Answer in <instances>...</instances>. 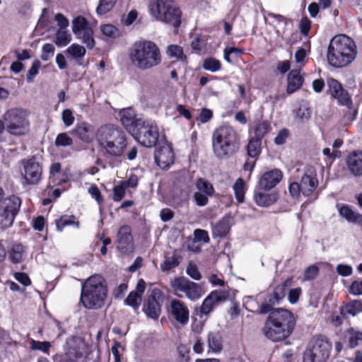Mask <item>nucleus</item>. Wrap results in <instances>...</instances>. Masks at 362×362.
Listing matches in <instances>:
<instances>
[{
	"mask_svg": "<svg viewBox=\"0 0 362 362\" xmlns=\"http://www.w3.org/2000/svg\"><path fill=\"white\" fill-rule=\"evenodd\" d=\"M65 358H73L76 361L86 356L87 344L85 340L80 337L69 338L64 346Z\"/></svg>",
	"mask_w": 362,
	"mask_h": 362,
	"instance_id": "14",
	"label": "nucleus"
},
{
	"mask_svg": "<svg viewBox=\"0 0 362 362\" xmlns=\"http://www.w3.org/2000/svg\"><path fill=\"white\" fill-rule=\"evenodd\" d=\"M337 208L339 215L349 222L362 223V216L353 211L348 205L337 204Z\"/></svg>",
	"mask_w": 362,
	"mask_h": 362,
	"instance_id": "28",
	"label": "nucleus"
},
{
	"mask_svg": "<svg viewBox=\"0 0 362 362\" xmlns=\"http://www.w3.org/2000/svg\"><path fill=\"white\" fill-rule=\"evenodd\" d=\"M283 177L282 172L277 168L264 173L259 177L258 184L260 189L269 190L274 187Z\"/></svg>",
	"mask_w": 362,
	"mask_h": 362,
	"instance_id": "22",
	"label": "nucleus"
},
{
	"mask_svg": "<svg viewBox=\"0 0 362 362\" xmlns=\"http://www.w3.org/2000/svg\"><path fill=\"white\" fill-rule=\"evenodd\" d=\"M286 296V285L280 284L277 286L273 292L272 296H269V306L277 303L281 299Z\"/></svg>",
	"mask_w": 362,
	"mask_h": 362,
	"instance_id": "39",
	"label": "nucleus"
},
{
	"mask_svg": "<svg viewBox=\"0 0 362 362\" xmlns=\"http://www.w3.org/2000/svg\"><path fill=\"white\" fill-rule=\"evenodd\" d=\"M25 257L24 247L21 244H15L9 252V257L14 264L20 263Z\"/></svg>",
	"mask_w": 362,
	"mask_h": 362,
	"instance_id": "31",
	"label": "nucleus"
},
{
	"mask_svg": "<svg viewBox=\"0 0 362 362\" xmlns=\"http://www.w3.org/2000/svg\"><path fill=\"white\" fill-rule=\"evenodd\" d=\"M230 289L222 288L211 291L203 300L200 308L202 314L210 313L218 303L227 300L230 296Z\"/></svg>",
	"mask_w": 362,
	"mask_h": 362,
	"instance_id": "15",
	"label": "nucleus"
},
{
	"mask_svg": "<svg viewBox=\"0 0 362 362\" xmlns=\"http://www.w3.org/2000/svg\"><path fill=\"white\" fill-rule=\"evenodd\" d=\"M296 117L298 119L301 121L307 120L310 117V111L309 109L307 108L305 106H300L296 110Z\"/></svg>",
	"mask_w": 362,
	"mask_h": 362,
	"instance_id": "57",
	"label": "nucleus"
},
{
	"mask_svg": "<svg viewBox=\"0 0 362 362\" xmlns=\"http://www.w3.org/2000/svg\"><path fill=\"white\" fill-rule=\"evenodd\" d=\"M117 248L121 255H128L134 250L131 230L127 226H122L118 231Z\"/></svg>",
	"mask_w": 362,
	"mask_h": 362,
	"instance_id": "18",
	"label": "nucleus"
},
{
	"mask_svg": "<svg viewBox=\"0 0 362 362\" xmlns=\"http://www.w3.org/2000/svg\"><path fill=\"white\" fill-rule=\"evenodd\" d=\"M166 54L170 57H175L178 60L186 61V56L183 54L182 48L176 45H170L168 47Z\"/></svg>",
	"mask_w": 362,
	"mask_h": 362,
	"instance_id": "40",
	"label": "nucleus"
},
{
	"mask_svg": "<svg viewBox=\"0 0 362 362\" xmlns=\"http://www.w3.org/2000/svg\"><path fill=\"white\" fill-rule=\"evenodd\" d=\"M311 22L308 20L307 17L303 18L300 21V29L301 33L306 36L308 34V32L310 29Z\"/></svg>",
	"mask_w": 362,
	"mask_h": 362,
	"instance_id": "64",
	"label": "nucleus"
},
{
	"mask_svg": "<svg viewBox=\"0 0 362 362\" xmlns=\"http://www.w3.org/2000/svg\"><path fill=\"white\" fill-rule=\"evenodd\" d=\"M362 312V303L359 300H352L343 308L342 313L355 316Z\"/></svg>",
	"mask_w": 362,
	"mask_h": 362,
	"instance_id": "36",
	"label": "nucleus"
},
{
	"mask_svg": "<svg viewBox=\"0 0 362 362\" xmlns=\"http://www.w3.org/2000/svg\"><path fill=\"white\" fill-rule=\"evenodd\" d=\"M101 31L105 35L110 37H115L118 35L117 28L110 24L102 26Z\"/></svg>",
	"mask_w": 362,
	"mask_h": 362,
	"instance_id": "53",
	"label": "nucleus"
},
{
	"mask_svg": "<svg viewBox=\"0 0 362 362\" xmlns=\"http://www.w3.org/2000/svg\"><path fill=\"white\" fill-rule=\"evenodd\" d=\"M269 124L266 122H262L257 124L255 129V138L259 139L262 141V139L269 132Z\"/></svg>",
	"mask_w": 362,
	"mask_h": 362,
	"instance_id": "47",
	"label": "nucleus"
},
{
	"mask_svg": "<svg viewBox=\"0 0 362 362\" xmlns=\"http://www.w3.org/2000/svg\"><path fill=\"white\" fill-rule=\"evenodd\" d=\"M336 269H337V272L339 275L343 276H350L353 272L352 267L347 264H338L337 266Z\"/></svg>",
	"mask_w": 362,
	"mask_h": 362,
	"instance_id": "60",
	"label": "nucleus"
},
{
	"mask_svg": "<svg viewBox=\"0 0 362 362\" xmlns=\"http://www.w3.org/2000/svg\"><path fill=\"white\" fill-rule=\"evenodd\" d=\"M349 171L354 176L362 175V151H355L349 154L346 158Z\"/></svg>",
	"mask_w": 362,
	"mask_h": 362,
	"instance_id": "24",
	"label": "nucleus"
},
{
	"mask_svg": "<svg viewBox=\"0 0 362 362\" xmlns=\"http://www.w3.org/2000/svg\"><path fill=\"white\" fill-rule=\"evenodd\" d=\"M301 193L304 196L311 194L318 185L316 170L313 166L307 165L300 176Z\"/></svg>",
	"mask_w": 362,
	"mask_h": 362,
	"instance_id": "16",
	"label": "nucleus"
},
{
	"mask_svg": "<svg viewBox=\"0 0 362 362\" xmlns=\"http://www.w3.org/2000/svg\"><path fill=\"white\" fill-rule=\"evenodd\" d=\"M74 117L71 110H64L62 112V120L66 127H69L73 124L74 122Z\"/></svg>",
	"mask_w": 362,
	"mask_h": 362,
	"instance_id": "58",
	"label": "nucleus"
},
{
	"mask_svg": "<svg viewBox=\"0 0 362 362\" xmlns=\"http://www.w3.org/2000/svg\"><path fill=\"white\" fill-rule=\"evenodd\" d=\"M160 293L157 289L152 291L151 295L148 298L146 303L144 306V312L146 315L153 319H157L160 313V305L156 300V296Z\"/></svg>",
	"mask_w": 362,
	"mask_h": 362,
	"instance_id": "25",
	"label": "nucleus"
},
{
	"mask_svg": "<svg viewBox=\"0 0 362 362\" xmlns=\"http://www.w3.org/2000/svg\"><path fill=\"white\" fill-rule=\"evenodd\" d=\"M194 239L197 241H203L204 243H209L210 239L207 231L202 229H196L194 232Z\"/></svg>",
	"mask_w": 362,
	"mask_h": 362,
	"instance_id": "59",
	"label": "nucleus"
},
{
	"mask_svg": "<svg viewBox=\"0 0 362 362\" xmlns=\"http://www.w3.org/2000/svg\"><path fill=\"white\" fill-rule=\"evenodd\" d=\"M54 144L57 147L70 146L73 144V139L67 133H60L57 136Z\"/></svg>",
	"mask_w": 362,
	"mask_h": 362,
	"instance_id": "44",
	"label": "nucleus"
},
{
	"mask_svg": "<svg viewBox=\"0 0 362 362\" xmlns=\"http://www.w3.org/2000/svg\"><path fill=\"white\" fill-rule=\"evenodd\" d=\"M21 206V200L16 196L6 199L0 206V226L2 228L10 227L14 221Z\"/></svg>",
	"mask_w": 362,
	"mask_h": 362,
	"instance_id": "12",
	"label": "nucleus"
},
{
	"mask_svg": "<svg viewBox=\"0 0 362 362\" xmlns=\"http://www.w3.org/2000/svg\"><path fill=\"white\" fill-rule=\"evenodd\" d=\"M141 145L151 148L155 146L158 139V129L154 121L145 120L132 134Z\"/></svg>",
	"mask_w": 362,
	"mask_h": 362,
	"instance_id": "11",
	"label": "nucleus"
},
{
	"mask_svg": "<svg viewBox=\"0 0 362 362\" xmlns=\"http://www.w3.org/2000/svg\"><path fill=\"white\" fill-rule=\"evenodd\" d=\"M319 269L315 265L309 266L304 272V280H312L315 279L318 274Z\"/></svg>",
	"mask_w": 362,
	"mask_h": 362,
	"instance_id": "55",
	"label": "nucleus"
},
{
	"mask_svg": "<svg viewBox=\"0 0 362 362\" xmlns=\"http://www.w3.org/2000/svg\"><path fill=\"white\" fill-rule=\"evenodd\" d=\"M254 199L258 206L267 207L276 202L277 195L275 193L257 192L255 194Z\"/></svg>",
	"mask_w": 362,
	"mask_h": 362,
	"instance_id": "30",
	"label": "nucleus"
},
{
	"mask_svg": "<svg viewBox=\"0 0 362 362\" xmlns=\"http://www.w3.org/2000/svg\"><path fill=\"white\" fill-rule=\"evenodd\" d=\"M127 187L120 182L118 185L115 186L113 189V199L115 202H119L125 194Z\"/></svg>",
	"mask_w": 362,
	"mask_h": 362,
	"instance_id": "51",
	"label": "nucleus"
},
{
	"mask_svg": "<svg viewBox=\"0 0 362 362\" xmlns=\"http://www.w3.org/2000/svg\"><path fill=\"white\" fill-rule=\"evenodd\" d=\"M72 32L78 37L83 40L88 48L95 46L93 37V32L88 25V22L83 16H77L72 21Z\"/></svg>",
	"mask_w": 362,
	"mask_h": 362,
	"instance_id": "13",
	"label": "nucleus"
},
{
	"mask_svg": "<svg viewBox=\"0 0 362 362\" xmlns=\"http://www.w3.org/2000/svg\"><path fill=\"white\" fill-rule=\"evenodd\" d=\"M54 51V47L52 44L47 43L42 47V59L47 61L50 55H52Z\"/></svg>",
	"mask_w": 362,
	"mask_h": 362,
	"instance_id": "61",
	"label": "nucleus"
},
{
	"mask_svg": "<svg viewBox=\"0 0 362 362\" xmlns=\"http://www.w3.org/2000/svg\"><path fill=\"white\" fill-rule=\"evenodd\" d=\"M179 264L180 261L177 256L173 255L170 257H165L163 262L160 264V269L163 272H167L177 267Z\"/></svg>",
	"mask_w": 362,
	"mask_h": 362,
	"instance_id": "43",
	"label": "nucleus"
},
{
	"mask_svg": "<svg viewBox=\"0 0 362 362\" xmlns=\"http://www.w3.org/2000/svg\"><path fill=\"white\" fill-rule=\"evenodd\" d=\"M357 54L353 40L345 35L334 36L327 48V58L334 68H343L350 64Z\"/></svg>",
	"mask_w": 362,
	"mask_h": 362,
	"instance_id": "2",
	"label": "nucleus"
},
{
	"mask_svg": "<svg viewBox=\"0 0 362 362\" xmlns=\"http://www.w3.org/2000/svg\"><path fill=\"white\" fill-rule=\"evenodd\" d=\"M30 112L24 108L13 107L2 115L5 121L6 132L13 136H25L30 129Z\"/></svg>",
	"mask_w": 362,
	"mask_h": 362,
	"instance_id": "8",
	"label": "nucleus"
},
{
	"mask_svg": "<svg viewBox=\"0 0 362 362\" xmlns=\"http://www.w3.org/2000/svg\"><path fill=\"white\" fill-rule=\"evenodd\" d=\"M346 337L349 341V346L351 348L356 347L359 341H362V332L349 328L346 332Z\"/></svg>",
	"mask_w": 362,
	"mask_h": 362,
	"instance_id": "37",
	"label": "nucleus"
},
{
	"mask_svg": "<svg viewBox=\"0 0 362 362\" xmlns=\"http://www.w3.org/2000/svg\"><path fill=\"white\" fill-rule=\"evenodd\" d=\"M186 273L192 279L199 281L202 278V275L198 270L197 265L192 262H189L186 269Z\"/></svg>",
	"mask_w": 362,
	"mask_h": 362,
	"instance_id": "50",
	"label": "nucleus"
},
{
	"mask_svg": "<svg viewBox=\"0 0 362 362\" xmlns=\"http://www.w3.org/2000/svg\"><path fill=\"white\" fill-rule=\"evenodd\" d=\"M260 313L262 314L269 313L262 329L267 339L273 341H279L291 335L296 325V320L292 313L282 308L271 310L269 305L266 303L261 305Z\"/></svg>",
	"mask_w": 362,
	"mask_h": 362,
	"instance_id": "1",
	"label": "nucleus"
},
{
	"mask_svg": "<svg viewBox=\"0 0 362 362\" xmlns=\"http://www.w3.org/2000/svg\"><path fill=\"white\" fill-rule=\"evenodd\" d=\"M155 160L160 168H168L174 162V153L172 147L168 144H164L156 148Z\"/></svg>",
	"mask_w": 362,
	"mask_h": 362,
	"instance_id": "21",
	"label": "nucleus"
},
{
	"mask_svg": "<svg viewBox=\"0 0 362 362\" xmlns=\"http://www.w3.org/2000/svg\"><path fill=\"white\" fill-rule=\"evenodd\" d=\"M171 313L175 320L185 326L189 322V312L188 308L180 300L174 299L170 302Z\"/></svg>",
	"mask_w": 362,
	"mask_h": 362,
	"instance_id": "23",
	"label": "nucleus"
},
{
	"mask_svg": "<svg viewBox=\"0 0 362 362\" xmlns=\"http://www.w3.org/2000/svg\"><path fill=\"white\" fill-rule=\"evenodd\" d=\"M107 293V289L103 276L93 275L83 286L81 300L86 308L98 309L104 305Z\"/></svg>",
	"mask_w": 362,
	"mask_h": 362,
	"instance_id": "5",
	"label": "nucleus"
},
{
	"mask_svg": "<svg viewBox=\"0 0 362 362\" xmlns=\"http://www.w3.org/2000/svg\"><path fill=\"white\" fill-rule=\"evenodd\" d=\"M209 195H206L205 194L201 193V192H196L194 194V199L195 201V203L199 206H206L209 202Z\"/></svg>",
	"mask_w": 362,
	"mask_h": 362,
	"instance_id": "52",
	"label": "nucleus"
},
{
	"mask_svg": "<svg viewBox=\"0 0 362 362\" xmlns=\"http://www.w3.org/2000/svg\"><path fill=\"white\" fill-rule=\"evenodd\" d=\"M71 40V35L65 29H59L54 35V42L59 47L67 45Z\"/></svg>",
	"mask_w": 362,
	"mask_h": 362,
	"instance_id": "33",
	"label": "nucleus"
},
{
	"mask_svg": "<svg viewBox=\"0 0 362 362\" xmlns=\"http://www.w3.org/2000/svg\"><path fill=\"white\" fill-rule=\"evenodd\" d=\"M23 171L22 174L28 184H37L41 178L42 168L35 158L24 160L22 161Z\"/></svg>",
	"mask_w": 362,
	"mask_h": 362,
	"instance_id": "17",
	"label": "nucleus"
},
{
	"mask_svg": "<svg viewBox=\"0 0 362 362\" xmlns=\"http://www.w3.org/2000/svg\"><path fill=\"white\" fill-rule=\"evenodd\" d=\"M196 188L197 192H201V193L211 197L214 194V188L212 184L203 178L197 180L196 182Z\"/></svg>",
	"mask_w": 362,
	"mask_h": 362,
	"instance_id": "34",
	"label": "nucleus"
},
{
	"mask_svg": "<svg viewBox=\"0 0 362 362\" xmlns=\"http://www.w3.org/2000/svg\"><path fill=\"white\" fill-rule=\"evenodd\" d=\"M349 291L354 296L362 295V279L353 281Z\"/></svg>",
	"mask_w": 362,
	"mask_h": 362,
	"instance_id": "54",
	"label": "nucleus"
},
{
	"mask_svg": "<svg viewBox=\"0 0 362 362\" xmlns=\"http://www.w3.org/2000/svg\"><path fill=\"white\" fill-rule=\"evenodd\" d=\"M95 138L109 157L121 156L127 145L124 132L113 124H105L98 128Z\"/></svg>",
	"mask_w": 362,
	"mask_h": 362,
	"instance_id": "3",
	"label": "nucleus"
},
{
	"mask_svg": "<svg viewBox=\"0 0 362 362\" xmlns=\"http://www.w3.org/2000/svg\"><path fill=\"white\" fill-rule=\"evenodd\" d=\"M230 229L227 221H221L217 223L212 229V233L214 237L222 238L227 235Z\"/></svg>",
	"mask_w": 362,
	"mask_h": 362,
	"instance_id": "35",
	"label": "nucleus"
},
{
	"mask_svg": "<svg viewBox=\"0 0 362 362\" xmlns=\"http://www.w3.org/2000/svg\"><path fill=\"white\" fill-rule=\"evenodd\" d=\"M141 301V296L137 292L132 291L125 300V303L136 310Z\"/></svg>",
	"mask_w": 362,
	"mask_h": 362,
	"instance_id": "46",
	"label": "nucleus"
},
{
	"mask_svg": "<svg viewBox=\"0 0 362 362\" xmlns=\"http://www.w3.org/2000/svg\"><path fill=\"white\" fill-rule=\"evenodd\" d=\"M148 7L157 21L173 25L177 33L181 24L182 12L173 0H151Z\"/></svg>",
	"mask_w": 362,
	"mask_h": 362,
	"instance_id": "7",
	"label": "nucleus"
},
{
	"mask_svg": "<svg viewBox=\"0 0 362 362\" xmlns=\"http://www.w3.org/2000/svg\"><path fill=\"white\" fill-rule=\"evenodd\" d=\"M72 132L86 143L91 142L95 136L93 127L84 122L77 124Z\"/></svg>",
	"mask_w": 362,
	"mask_h": 362,
	"instance_id": "26",
	"label": "nucleus"
},
{
	"mask_svg": "<svg viewBox=\"0 0 362 362\" xmlns=\"http://www.w3.org/2000/svg\"><path fill=\"white\" fill-rule=\"evenodd\" d=\"M61 170V165L59 163H53L49 168V185L52 184L53 185H59L61 181H57V178L59 176Z\"/></svg>",
	"mask_w": 362,
	"mask_h": 362,
	"instance_id": "45",
	"label": "nucleus"
},
{
	"mask_svg": "<svg viewBox=\"0 0 362 362\" xmlns=\"http://www.w3.org/2000/svg\"><path fill=\"white\" fill-rule=\"evenodd\" d=\"M88 192L99 204L102 203L103 198L101 193L95 185H93L89 187Z\"/></svg>",
	"mask_w": 362,
	"mask_h": 362,
	"instance_id": "62",
	"label": "nucleus"
},
{
	"mask_svg": "<svg viewBox=\"0 0 362 362\" xmlns=\"http://www.w3.org/2000/svg\"><path fill=\"white\" fill-rule=\"evenodd\" d=\"M117 0H100L96 8L98 15H103L109 12L115 6Z\"/></svg>",
	"mask_w": 362,
	"mask_h": 362,
	"instance_id": "42",
	"label": "nucleus"
},
{
	"mask_svg": "<svg viewBox=\"0 0 362 362\" xmlns=\"http://www.w3.org/2000/svg\"><path fill=\"white\" fill-rule=\"evenodd\" d=\"M213 150L219 158H228L238 149V136L230 126H222L214 131L212 136Z\"/></svg>",
	"mask_w": 362,
	"mask_h": 362,
	"instance_id": "6",
	"label": "nucleus"
},
{
	"mask_svg": "<svg viewBox=\"0 0 362 362\" xmlns=\"http://www.w3.org/2000/svg\"><path fill=\"white\" fill-rule=\"evenodd\" d=\"M70 225L75 226L77 228H79V223L74 221L71 217H62L57 222V228L59 231H62L64 226Z\"/></svg>",
	"mask_w": 362,
	"mask_h": 362,
	"instance_id": "49",
	"label": "nucleus"
},
{
	"mask_svg": "<svg viewBox=\"0 0 362 362\" xmlns=\"http://www.w3.org/2000/svg\"><path fill=\"white\" fill-rule=\"evenodd\" d=\"M119 116L122 125L131 134L136 133L137 127H139L143 122L142 119L136 118L134 110L131 107L121 110Z\"/></svg>",
	"mask_w": 362,
	"mask_h": 362,
	"instance_id": "19",
	"label": "nucleus"
},
{
	"mask_svg": "<svg viewBox=\"0 0 362 362\" xmlns=\"http://www.w3.org/2000/svg\"><path fill=\"white\" fill-rule=\"evenodd\" d=\"M287 81L286 92L288 94H291L298 90L301 87L303 81V76L299 69H291L288 75Z\"/></svg>",
	"mask_w": 362,
	"mask_h": 362,
	"instance_id": "27",
	"label": "nucleus"
},
{
	"mask_svg": "<svg viewBox=\"0 0 362 362\" xmlns=\"http://www.w3.org/2000/svg\"><path fill=\"white\" fill-rule=\"evenodd\" d=\"M327 85L330 94L336 98L341 105L351 108L352 105L351 97L349 95L348 93L343 89L341 84L334 78H329L327 81Z\"/></svg>",
	"mask_w": 362,
	"mask_h": 362,
	"instance_id": "20",
	"label": "nucleus"
},
{
	"mask_svg": "<svg viewBox=\"0 0 362 362\" xmlns=\"http://www.w3.org/2000/svg\"><path fill=\"white\" fill-rule=\"evenodd\" d=\"M262 141L255 137L252 138L247 145V153L252 158L257 157L261 151Z\"/></svg>",
	"mask_w": 362,
	"mask_h": 362,
	"instance_id": "38",
	"label": "nucleus"
},
{
	"mask_svg": "<svg viewBox=\"0 0 362 362\" xmlns=\"http://www.w3.org/2000/svg\"><path fill=\"white\" fill-rule=\"evenodd\" d=\"M54 19L57 22L60 29H66L69 25V20L62 13H57L54 16Z\"/></svg>",
	"mask_w": 362,
	"mask_h": 362,
	"instance_id": "63",
	"label": "nucleus"
},
{
	"mask_svg": "<svg viewBox=\"0 0 362 362\" xmlns=\"http://www.w3.org/2000/svg\"><path fill=\"white\" fill-rule=\"evenodd\" d=\"M233 189L237 201L239 203L243 202L246 191L245 181L242 178L237 179L233 185Z\"/></svg>",
	"mask_w": 362,
	"mask_h": 362,
	"instance_id": "32",
	"label": "nucleus"
},
{
	"mask_svg": "<svg viewBox=\"0 0 362 362\" xmlns=\"http://www.w3.org/2000/svg\"><path fill=\"white\" fill-rule=\"evenodd\" d=\"M14 278L16 281L21 283L24 286H28L31 284V280L28 275L23 272H15Z\"/></svg>",
	"mask_w": 362,
	"mask_h": 362,
	"instance_id": "56",
	"label": "nucleus"
},
{
	"mask_svg": "<svg viewBox=\"0 0 362 362\" xmlns=\"http://www.w3.org/2000/svg\"><path fill=\"white\" fill-rule=\"evenodd\" d=\"M129 60L138 68H153L160 65L162 55L157 45L150 40L136 42L129 50Z\"/></svg>",
	"mask_w": 362,
	"mask_h": 362,
	"instance_id": "4",
	"label": "nucleus"
},
{
	"mask_svg": "<svg viewBox=\"0 0 362 362\" xmlns=\"http://www.w3.org/2000/svg\"><path fill=\"white\" fill-rule=\"evenodd\" d=\"M67 53L74 58H80L86 53L85 48L78 44H73L67 49Z\"/></svg>",
	"mask_w": 362,
	"mask_h": 362,
	"instance_id": "48",
	"label": "nucleus"
},
{
	"mask_svg": "<svg viewBox=\"0 0 362 362\" xmlns=\"http://www.w3.org/2000/svg\"><path fill=\"white\" fill-rule=\"evenodd\" d=\"M208 353L218 354L223 349V341L218 332H210L207 337Z\"/></svg>",
	"mask_w": 362,
	"mask_h": 362,
	"instance_id": "29",
	"label": "nucleus"
},
{
	"mask_svg": "<svg viewBox=\"0 0 362 362\" xmlns=\"http://www.w3.org/2000/svg\"><path fill=\"white\" fill-rule=\"evenodd\" d=\"M331 344L322 336L313 338L304 354L303 362H325L329 357Z\"/></svg>",
	"mask_w": 362,
	"mask_h": 362,
	"instance_id": "9",
	"label": "nucleus"
},
{
	"mask_svg": "<svg viewBox=\"0 0 362 362\" xmlns=\"http://www.w3.org/2000/svg\"><path fill=\"white\" fill-rule=\"evenodd\" d=\"M170 286L175 292H182L192 301L198 300L204 295L202 287L184 276L175 277L170 281Z\"/></svg>",
	"mask_w": 362,
	"mask_h": 362,
	"instance_id": "10",
	"label": "nucleus"
},
{
	"mask_svg": "<svg viewBox=\"0 0 362 362\" xmlns=\"http://www.w3.org/2000/svg\"><path fill=\"white\" fill-rule=\"evenodd\" d=\"M30 347L32 350L40 351L44 354H49L51 344L49 341H40L31 339L30 341Z\"/></svg>",
	"mask_w": 362,
	"mask_h": 362,
	"instance_id": "41",
	"label": "nucleus"
}]
</instances>
